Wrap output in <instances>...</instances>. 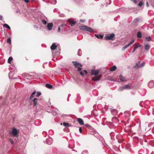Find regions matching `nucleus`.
Listing matches in <instances>:
<instances>
[{
  "mask_svg": "<svg viewBox=\"0 0 154 154\" xmlns=\"http://www.w3.org/2000/svg\"><path fill=\"white\" fill-rule=\"evenodd\" d=\"M6 103V100L4 101L3 103V104H4Z\"/></svg>",
  "mask_w": 154,
  "mask_h": 154,
  "instance_id": "62",
  "label": "nucleus"
},
{
  "mask_svg": "<svg viewBox=\"0 0 154 154\" xmlns=\"http://www.w3.org/2000/svg\"><path fill=\"white\" fill-rule=\"evenodd\" d=\"M101 76V75H100L97 77H93L92 78V80L94 81H98L100 80Z\"/></svg>",
  "mask_w": 154,
  "mask_h": 154,
  "instance_id": "8",
  "label": "nucleus"
},
{
  "mask_svg": "<svg viewBox=\"0 0 154 154\" xmlns=\"http://www.w3.org/2000/svg\"><path fill=\"white\" fill-rule=\"evenodd\" d=\"M66 29L65 28H62L61 29V31L62 32H64L65 31Z\"/></svg>",
  "mask_w": 154,
  "mask_h": 154,
  "instance_id": "50",
  "label": "nucleus"
},
{
  "mask_svg": "<svg viewBox=\"0 0 154 154\" xmlns=\"http://www.w3.org/2000/svg\"><path fill=\"white\" fill-rule=\"evenodd\" d=\"M13 60V58L12 57H10L8 58V62L9 63H10L11 61Z\"/></svg>",
  "mask_w": 154,
  "mask_h": 154,
  "instance_id": "35",
  "label": "nucleus"
},
{
  "mask_svg": "<svg viewBox=\"0 0 154 154\" xmlns=\"http://www.w3.org/2000/svg\"><path fill=\"white\" fill-rule=\"evenodd\" d=\"M132 1L134 3H136L137 2V1L136 0H133Z\"/></svg>",
  "mask_w": 154,
  "mask_h": 154,
  "instance_id": "60",
  "label": "nucleus"
},
{
  "mask_svg": "<svg viewBox=\"0 0 154 154\" xmlns=\"http://www.w3.org/2000/svg\"><path fill=\"white\" fill-rule=\"evenodd\" d=\"M53 26L52 23H49L47 24V27L49 30L50 31L51 29Z\"/></svg>",
  "mask_w": 154,
  "mask_h": 154,
  "instance_id": "14",
  "label": "nucleus"
},
{
  "mask_svg": "<svg viewBox=\"0 0 154 154\" xmlns=\"http://www.w3.org/2000/svg\"><path fill=\"white\" fill-rule=\"evenodd\" d=\"M139 130L138 131V134L140 136H142L143 135L140 133L141 125L140 123L139 124Z\"/></svg>",
  "mask_w": 154,
  "mask_h": 154,
  "instance_id": "30",
  "label": "nucleus"
},
{
  "mask_svg": "<svg viewBox=\"0 0 154 154\" xmlns=\"http://www.w3.org/2000/svg\"><path fill=\"white\" fill-rule=\"evenodd\" d=\"M45 86L47 88H48L49 89H51L52 87V86L51 85L49 84H46Z\"/></svg>",
  "mask_w": 154,
  "mask_h": 154,
  "instance_id": "32",
  "label": "nucleus"
},
{
  "mask_svg": "<svg viewBox=\"0 0 154 154\" xmlns=\"http://www.w3.org/2000/svg\"><path fill=\"white\" fill-rule=\"evenodd\" d=\"M52 114L54 116H55L57 114V112L54 111H52Z\"/></svg>",
  "mask_w": 154,
  "mask_h": 154,
  "instance_id": "46",
  "label": "nucleus"
},
{
  "mask_svg": "<svg viewBox=\"0 0 154 154\" xmlns=\"http://www.w3.org/2000/svg\"><path fill=\"white\" fill-rule=\"evenodd\" d=\"M138 63H136V64L135 65V67H136L137 66H138Z\"/></svg>",
  "mask_w": 154,
  "mask_h": 154,
  "instance_id": "63",
  "label": "nucleus"
},
{
  "mask_svg": "<svg viewBox=\"0 0 154 154\" xmlns=\"http://www.w3.org/2000/svg\"><path fill=\"white\" fill-rule=\"evenodd\" d=\"M3 18V16L2 15H0V20H2Z\"/></svg>",
  "mask_w": 154,
  "mask_h": 154,
  "instance_id": "56",
  "label": "nucleus"
},
{
  "mask_svg": "<svg viewBox=\"0 0 154 154\" xmlns=\"http://www.w3.org/2000/svg\"><path fill=\"white\" fill-rule=\"evenodd\" d=\"M115 133L113 132H111L110 134L111 138L113 141L115 140Z\"/></svg>",
  "mask_w": 154,
  "mask_h": 154,
  "instance_id": "15",
  "label": "nucleus"
},
{
  "mask_svg": "<svg viewBox=\"0 0 154 154\" xmlns=\"http://www.w3.org/2000/svg\"><path fill=\"white\" fill-rule=\"evenodd\" d=\"M12 133L14 136H15L17 134L18 131L16 128H13L12 130Z\"/></svg>",
  "mask_w": 154,
  "mask_h": 154,
  "instance_id": "10",
  "label": "nucleus"
},
{
  "mask_svg": "<svg viewBox=\"0 0 154 154\" xmlns=\"http://www.w3.org/2000/svg\"><path fill=\"white\" fill-rule=\"evenodd\" d=\"M150 48V45L148 44L144 45V48L146 51H149Z\"/></svg>",
  "mask_w": 154,
  "mask_h": 154,
  "instance_id": "18",
  "label": "nucleus"
},
{
  "mask_svg": "<svg viewBox=\"0 0 154 154\" xmlns=\"http://www.w3.org/2000/svg\"><path fill=\"white\" fill-rule=\"evenodd\" d=\"M145 65V63L144 62L142 63L141 64H140L138 66L137 68H141L143 67Z\"/></svg>",
  "mask_w": 154,
  "mask_h": 154,
  "instance_id": "29",
  "label": "nucleus"
},
{
  "mask_svg": "<svg viewBox=\"0 0 154 154\" xmlns=\"http://www.w3.org/2000/svg\"><path fill=\"white\" fill-rule=\"evenodd\" d=\"M80 21L81 22H84L85 21V20H80Z\"/></svg>",
  "mask_w": 154,
  "mask_h": 154,
  "instance_id": "64",
  "label": "nucleus"
},
{
  "mask_svg": "<svg viewBox=\"0 0 154 154\" xmlns=\"http://www.w3.org/2000/svg\"><path fill=\"white\" fill-rule=\"evenodd\" d=\"M80 73L81 74V75H82V76H83L84 75V73L82 71H80Z\"/></svg>",
  "mask_w": 154,
  "mask_h": 154,
  "instance_id": "53",
  "label": "nucleus"
},
{
  "mask_svg": "<svg viewBox=\"0 0 154 154\" xmlns=\"http://www.w3.org/2000/svg\"><path fill=\"white\" fill-rule=\"evenodd\" d=\"M9 140L11 144H13L14 143V140L12 139L11 138H9Z\"/></svg>",
  "mask_w": 154,
  "mask_h": 154,
  "instance_id": "43",
  "label": "nucleus"
},
{
  "mask_svg": "<svg viewBox=\"0 0 154 154\" xmlns=\"http://www.w3.org/2000/svg\"><path fill=\"white\" fill-rule=\"evenodd\" d=\"M140 20V19L139 18H137L135 19L134 20V23H137Z\"/></svg>",
  "mask_w": 154,
  "mask_h": 154,
  "instance_id": "39",
  "label": "nucleus"
},
{
  "mask_svg": "<svg viewBox=\"0 0 154 154\" xmlns=\"http://www.w3.org/2000/svg\"><path fill=\"white\" fill-rule=\"evenodd\" d=\"M36 91H35L31 95L30 97H29V99H32L34 96V95L36 93Z\"/></svg>",
  "mask_w": 154,
  "mask_h": 154,
  "instance_id": "28",
  "label": "nucleus"
},
{
  "mask_svg": "<svg viewBox=\"0 0 154 154\" xmlns=\"http://www.w3.org/2000/svg\"><path fill=\"white\" fill-rule=\"evenodd\" d=\"M88 151L87 150L83 151L82 153V154H88Z\"/></svg>",
  "mask_w": 154,
  "mask_h": 154,
  "instance_id": "38",
  "label": "nucleus"
},
{
  "mask_svg": "<svg viewBox=\"0 0 154 154\" xmlns=\"http://www.w3.org/2000/svg\"><path fill=\"white\" fill-rule=\"evenodd\" d=\"M143 3L142 1H141L138 5L139 6L141 7L143 5Z\"/></svg>",
  "mask_w": 154,
  "mask_h": 154,
  "instance_id": "45",
  "label": "nucleus"
},
{
  "mask_svg": "<svg viewBox=\"0 0 154 154\" xmlns=\"http://www.w3.org/2000/svg\"><path fill=\"white\" fill-rule=\"evenodd\" d=\"M99 72L98 70H95V69H92L91 71V75H96Z\"/></svg>",
  "mask_w": 154,
  "mask_h": 154,
  "instance_id": "4",
  "label": "nucleus"
},
{
  "mask_svg": "<svg viewBox=\"0 0 154 154\" xmlns=\"http://www.w3.org/2000/svg\"><path fill=\"white\" fill-rule=\"evenodd\" d=\"M106 4L108 5H109L111 3V0H105Z\"/></svg>",
  "mask_w": 154,
  "mask_h": 154,
  "instance_id": "41",
  "label": "nucleus"
},
{
  "mask_svg": "<svg viewBox=\"0 0 154 154\" xmlns=\"http://www.w3.org/2000/svg\"><path fill=\"white\" fill-rule=\"evenodd\" d=\"M79 132L80 133H81L82 132V128L81 127L79 128Z\"/></svg>",
  "mask_w": 154,
  "mask_h": 154,
  "instance_id": "52",
  "label": "nucleus"
},
{
  "mask_svg": "<svg viewBox=\"0 0 154 154\" xmlns=\"http://www.w3.org/2000/svg\"><path fill=\"white\" fill-rule=\"evenodd\" d=\"M131 127H132V125H129L128 126V129L129 130L130 128H131Z\"/></svg>",
  "mask_w": 154,
  "mask_h": 154,
  "instance_id": "57",
  "label": "nucleus"
},
{
  "mask_svg": "<svg viewBox=\"0 0 154 154\" xmlns=\"http://www.w3.org/2000/svg\"><path fill=\"white\" fill-rule=\"evenodd\" d=\"M145 39L147 41L149 42L151 39V38L150 36H147L145 38Z\"/></svg>",
  "mask_w": 154,
  "mask_h": 154,
  "instance_id": "34",
  "label": "nucleus"
},
{
  "mask_svg": "<svg viewBox=\"0 0 154 154\" xmlns=\"http://www.w3.org/2000/svg\"><path fill=\"white\" fill-rule=\"evenodd\" d=\"M146 5L147 7H148L149 6V5L148 2H146Z\"/></svg>",
  "mask_w": 154,
  "mask_h": 154,
  "instance_id": "61",
  "label": "nucleus"
},
{
  "mask_svg": "<svg viewBox=\"0 0 154 154\" xmlns=\"http://www.w3.org/2000/svg\"><path fill=\"white\" fill-rule=\"evenodd\" d=\"M42 22L43 23V24L44 25H46L47 24V21L45 20L44 19H42Z\"/></svg>",
  "mask_w": 154,
  "mask_h": 154,
  "instance_id": "44",
  "label": "nucleus"
},
{
  "mask_svg": "<svg viewBox=\"0 0 154 154\" xmlns=\"http://www.w3.org/2000/svg\"><path fill=\"white\" fill-rule=\"evenodd\" d=\"M124 115L126 117H129L130 116L129 112V111H126L125 112Z\"/></svg>",
  "mask_w": 154,
  "mask_h": 154,
  "instance_id": "27",
  "label": "nucleus"
},
{
  "mask_svg": "<svg viewBox=\"0 0 154 154\" xmlns=\"http://www.w3.org/2000/svg\"><path fill=\"white\" fill-rule=\"evenodd\" d=\"M116 69V66L114 65L112 66L111 67L110 69V71H115Z\"/></svg>",
  "mask_w": 154,
  "mask_h": 154,
  "instance_id": "21",
  "label": "nucleus"
},
{
  "mask_svg": "<svg viewBox=\"0 0 154 154\" xmlns=\"http://www.w3.org/2000/svg\"><path fill=\"white\" fill-rule=\"evenodd\" d=\"M60 28L59 27L58 28L57 32H60Z\"/></svg>",
  "mask_w": 154,
  "mask_h": 154,
  "instance_id": "54",
  "label": "nucleus"
},
{
  "mask_svg": "<svg viewBox=\"0 0 154 154\" xmlns=\"http://www.w3.org/2000/svg\"><path fill=\"white\" fill-rule=\"evenodd\" d=\"M41 94V93L40 92H37L36 94V96L38 97Z\"/></svg>",
  "mask_w": 154,
  "mask_h": 154,
  "instance_id": "47",
  "label": "nucleus"
},
{
  "mask_svg": "<svg viewBox=\"0 0 154 154\" xmlns=\"http://www.w3.org/2000/svg\"><path fill=\"white\" fill-rule=\"evenodd\" d=\"M63 125L65 126H66V127L70 126V124L68 123L63 122Z\"/></svg>",
  "mask_w": 154,
  "mask_h": 154,
  "instance_id": "36",
  "label": "nucleus"
},
{
  "mask_svg": "<svg viewBox=\"0 0 154 154\" xmlns=\"http://www.w3.org/2000/svg\"><path fill=\"white\" fill-rule=\"evenodd\" d=\"M79 29L83 31H86L89 32H91L94 31V30L91 28L86 26H80Z\"/></svg>",
  "mask_w": 154,
  "mask_h": 154,
  "instance_id": "1",
  "label": "nucleus"
},
{
  "mask_svg": "<svg viewBox=\"0 0 154 154\" xmlns=\"http://www.w3.org/2000/svg\"><path fill=\"white\" fill-rule=\"evenodd\" d=\"M68 21L70 23V25L71 26H73L76 23L75 21H72L70 19H68Z\"/></svg>",
  "mask_w": 154,
  "mask_h": 154,
  "instance_id": "13",
  "label": "nucleus"
},
{
  "mask_svg": "<svg viewBox=\"0 0 154 154\" xmlns=\"http://www.w3.org/2000/svg\"><path fill=\"white\" fill-rule=\"evenodd\" d=\"M154 124L153 122H152L149 123L148 125V127H150V126Z\"/></svg>",
  "mask_w": 154,
  "mask_h": 154,
  "instance_id": "48",
  "label": "nucleus"
},
{
  "mask_svg": "<svg viewBox=\"0 0 154 154\" xmlns=\"http://www.w3.org/2000/svg\"><path fill=\"white\" fill-rule=\"evenodd\" d=\"M83 72H84L85 74H87V73H88V72L87 71V70H83Z\"/></svg>",
  "mask_w": 154,
  "mask_h": 154,
  "instance_id": "59",
  "label": "nucleus"
},
{
  "mask_svg": "<svg viewBox=\"0 0 154 154\" xmlns=\"http://www.w3.org/2000/svg\"><path fill=\"white\" fill-rule=\"evenodd\" d=\"M3 26L4 27L8 28V29H11L10 26L7 24H3Z\"/></svg>",
  "mask_w": 154,
  "mask_h": 154,
  "instance_id": "33",
  "label": "nucleus"
},
{
  "mask_svg": "<svg viewBox=\"0 0 154 154\" xmlns=\"http://www.w3.org/2000/svg\"><path fill=\"white\" fill-rule=\"evenodd\" d=\"M125 89H130L131 87L129 85H124Z\"/></svg>",
  "mask_w": 154,
  "mask_h": 154,
  "instance_id": "20",
  "label": "nucleus"
},
{
  "mask_svg": "<svg viewBox=\"0 0 154 154\" xmlns=\"http://www.w3.org/2000/svg\"><path fill=\"white\" fill-rule=\"evenodd\" d=\"M7 42L8 44H11V40L10 38H9L8 39Z\"/></svg>",
  "mask_w": 154,
  "mask_h": 154,
  "instance_id": "40",
  "label": "nucleus"
},
{
  "mask_svg": "<svg viewBox=\"0 0 154 154\" xmlns=\"http://www.w3.org/2000/svg\"><path fill=\"white\" fill-rule=\"evenodd\" d=\"M77 55L79 56H80L82 55V51L81 49H79L78 50V51L77 53Z\"/></svg>",
  "mask_w": 154,
  "mask_h": 154,
  "instance_id": "26",
  "label": "nucleus"
},
{
  "mask_svg": "<svg viewBox=\"0 0 154 154\" xmlns=\"http://www.w3.org/2000/svg\"><path fill=\"white\" fill-rule=\"evenodd\" d=\"M119 77L120 78V80L122 82H125L126 81V79L125 77H123L122 75H120L119 76Z\"/></svg>",
  "mask_w": 154,
  "mask_h": 154,
  "instance_id": "19",
  "label": "nucleus"
},
{
  "mask_svg": "<svg viewBox=\"0 0 154 154\" xmlns=\"http://www.w3.org/2000/svg\"><path fill=\"white\" fill-rule=\"evenodd\" d=\"M72 63L76 68H77L79 66L81 67L82 66V65L81 64L77 62V61H72Z\"/></svg>",
  "mask_w": 154,
  "mask_h": 154,
  "instance_id": "5",
  "label": "nucleus"
},
{
  "mask_svg": "<svg viewBox=\"0 0 154 154\" xmlns=\"http://www.w3.org/2000/svg\"><path fill=\"white\" fill-rule=\"evenodd\" d=\"M134 41L135 40L134 39H133L128 44H127L126 45L128 47L130 45L134 43Z\"/></svg>",
  "mask_w": 154,
  "mask_h": 154,
  "instance_id": "25",
  "label": "nucleus"
},
{
  "mask_svg": "<svg viewBox=\"0 0 154 154\" xmlns=\"http://www.w3.org/2000/svg\"><path fill=\"white\" fill-rule=\"evenodd\" d=\"M85 126L90 130H92L93 129V128L88 124H85Z\"/></svg>",
  "mask_w": 154,
  "mask_h": 154,
  "instance_id": "24",
  "label": "nucleus"
},
{
  "mask_svg": "<svg viewBox=\"0 0 154 154\" xmlns=\"http://www.w3.org/2000/svg\"><path fill=\"white\" fill-rule=\"evenodd\" d=\"M137 37L138 38H140L142 37L141 33L140 32H137Z\"/></svg>",
  "mask_w": 154,
  "mask_h": 154,
  "instance_id": "23",
  "label": "nucleus"
},
{
  "mask_svg": "<svg viewBox=\"0 0 154 154\" xmlns=\"http://www.w3.org/2000/svg\"><path fill=\"white\" fill-rule=\"evenodd\" d=\"M26 3H28L29 2V0H23Z\"/></svg>",
  "mask_w": 154,
  "mask_h": 154,
  "instance_id": "58",
  "label": "nucleus"
},
{
  "mask_svg": "<svg viewBox=\"0 0 154 154\" xmlns=\"http://www.w3.org/2000/svg\"><path fill=\"white\" fill-rule=\"evenodd\" d=\"M116 138L118 140V143H121L124 141V139L123 138L121 134H118L116 136Z\"/></svg>",
  "mask_w": 154,
  "mask_h": 154,
  "instance_id": "3",
  "label": "nucleus"
},
{
  "mask_svg": "<svg viewBox=\"0 0 154 154\" xmlns=\"http://www.w3.org/2000/svg\"><path fill=\"white\" fill-rule=\"evenodd\" d=\"M57 46L56 45L55 43H53L51 46V50H54L57 48Z\"/></svg>",
  "mask_w": 154,
  "mask_h": 154,
  "instance_id": "17",
  "label": "nucleus"
},
{
  "mask_svg": "<svg viewBox=\"0 0 154 154\" xmlns=\"http://www.w3.org/2000/svg\"><path fill=\"white\" fill-rule=\"evenodd\" d=\"M38 99L37 98H35L33 100V106L35 107L36 108L37 107V101Z\"/></svg>",
  "mask_w": 154,
  "mask_h": 154,
  "instance_id": "9",
  "label": "nucleus"
},
{
  "mask_svg": "<svg viewBox=\"0 0 154 154\" xmlns=\"http://www.w3.org/2000/svg\"><path fill=\"white\" fill-rule=\"evenodd\" d=\"M95 36L98 38H103V36L100 34H95Z\"/></svg>",
  "mask_w": 154,
  "mask_h": 154,
  "instance_id": "22",
  "label": "nucleus"
},
{
  "mask_svg": "<svg viewBox=\"0 0 154 154\" xmlns=\"http://www.w3.org/2000/svg\"><path fill=\"white\" fill-rule=\"evenodd\" d=\"M125 89L124 86L120 87L118 89L119 91H122Z\"/></svg>",
  "mask_w": 154,
  "mask_h": 154,
  "instance_id": "31",
  "label": "nucleus"
},
{
  "mask_svg": "<svg viewBox=\"0 0 154 154\" xmlns=\"http://www.w3.org/2000/svg\"><path fill=\"white\" fill-rule=\"evenodd\" d=\"M128 47L127 45H125L124 47L122 48V50H124L126 48H127Z\"/></svg>",
  "mask_w": 154,
  "mask_h": 154,
  "instance_id": "49",
  "label": "nucleus"
},
{
  "mask_svg": "<svg viewBox=\"0 0 154 154\" xmlns=\"http://www.w3.org/2000/svg\"><path fill=\"white\" fill-rule=\"evenodd\" d=\"M46 142L47 144L50 145L53 142V139L51 138H47L46 139Z\"/></svg>",
  "mask_w": 154,
  "mask_h": 154,
  "instance_id": "7",
  "label": "nucleus"
},
{
  "mask_svg": "<svg viewBox=\"0 0 154 154\" xmlns=\"http://www.w3.org/2000/svg\"><path fill=\"white\" fill-rule=\"evenodd\" d=\"M133 46H134V48L133 49V50L132 51V53H133L139 47H141V45L140 44H138L137 45H135V44H134L133 45Z\"/></svg>",
  "mask_w": 154,
  "mask_h": 154,
  "instance_id": "11",
  "label": "nucleus"
},
{
  "mask_svg": "<svg viewBox=\"0 0 154 154\" xmlns=\"http://www.w3.org/2000/svg\"><path fill=\"white\" fill-rule=\"evenodd\" d=\"M139 105L141 106H143L144 105V102L143 101H141L139 103Z\"/></svg>",
  "mask_w": 154,
  "mask_h": 154,
  "instance_id": "42",
  "label": "nucleus"
},
{
  "mask_svg": "<svg viewBox=\"0 0 154 154\" xmlns=\"http://www.w3.org/2000/svg\"><path fill=\"white\" fill-rule=\"evenodd\" d=\"M148 86L150 88H152L154 87V81L153 80L150 81L148 83Z\"/></svg>",
  "mask_w": 154,
  "mask_h": 154,
  "instance_id": "6",
  "label": "nucleus"
},
{
  "mask_svg": "<svg viewBox=\"0 0 154 154\" xmlns=\"http://www.w3.org/2000/svg\"><path fill=\"white\" fill-rule=\"evenodd\" d=\"M51 3L53 5H55L57 3L56 0H51Z\"/></svg>",
  "mask_w": 154,
  "mask_h": 154,
  "instance_id": "37",
  "label": "nucleus"
},
{
  "mask_svg": "<svg viewBox=\"0 0 154 154\" xmlns=\"http://www.w3.org/2000/svg\"><path fill=\"white\" fill-rule=\"evenodd\" d=\"M81 69H82L81 68H80V67H79L78 68V71L80 72Z\"/></svg>",
  "mask_w": 154,
  "mask_h": 154,
  "instance_id": "55",
  "label": "nucleus"
},
{
  "mask_svg": "<svg viewBox=\"0 0 154 154\" xmlns=\"http://www.w3.org/2000/svg\"><path fill=\"white\" fill-rule=\"evenodd\" d=\"M115 35L114 33L108 34L106 35L104 38L107 40H112L113 38H115Z\"/></svg>",
  "mask_w": 154,
  "mask_h": 154,
  "instance_id": "2",
  "label": "nucleus"
},
{
  "mask_svg": "<svg viewBox=\"0 0 154 154\" xmlns=\"http://www.w3.org/2000/svg\"><path fill=\"white\" fill-rule=\"evenodd\" d=\"M67 26L66 25V24H61L60 25V27H61V28H63V26Z\"/></svg>",
  "mask_w": 154,
  "mask_h": 154,
  "instance_id": "51",
  "label": "nucleus"
},
{
  "mask_svg": "<svg viewBox=\"0 0 154 154\" xmlns=\"http://www.w3.org/2000/svg\"><path fill=\"white\" fill-rule=\"evenodd\" d=\"M112 121L113 122L115 123H118L119 121V119L115 117H114L112 118Z\"/></svg>",
  "mask_w": 154,
  "mask_h": 154,
  "instance_id": "12",
  "label": "nucleus"
},
{
  "mask_svg": "<svg viewBox=\"0 0 154 154\" xmlns=\"http://www.w3.org/2000/svg\"><path fill=\"white\" fill-rule=\"evenodd\" d=\"M78 122L81 125H83L84 124V121L82 119L78 118L77 119Z\"/></svg>",
  "mask_w": 154,
  "mask_h": 154,
  "instance_id": "16",
  "label": "nucleus"
}]
</instances>
